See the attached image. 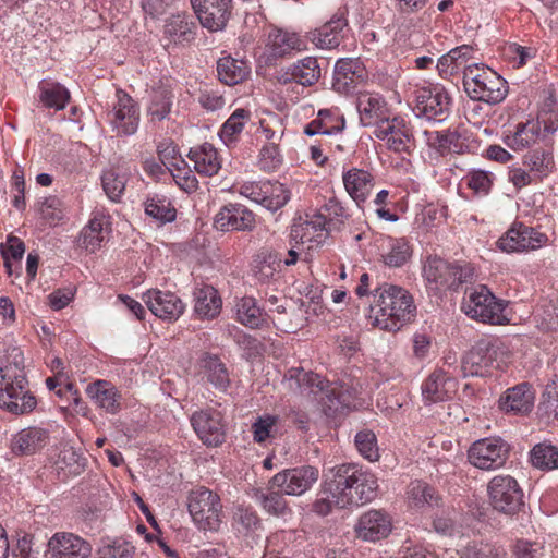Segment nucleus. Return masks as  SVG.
Returning <instances> with one entry per match:
<instances>
[{"mask_svg":"<svg viewBox=\"0 0 558 558\" xmlns=\"http://www.w3.org/2000/svg\"><path fill=\"white\" fill-rule=\"evenodd\" d=\"M21 349L10 348L0 360V408L13 414L32 412L36 398L28 390Z\"/></svg>","mask_w":558,"mask_h":558,"instance_id":"nucleus-1","label":"nucleus"},{"mask_svg":"<svg viewBox=\"0 0 558 558\" xmlns=\"http://www.w3.org/2000/svg\"><path fill=\"white\" fill-rule=\"evenodd\" d=\"M375 304L369 318L381 330L396 332L415 317L416 307L412 295L403 288L384 283L375 291Z\"/></svg>","mask_w":558,"mask_h":558,"instance_id":"nucleus-2","label":"nucleus"},{"mask_svg":"<svg viewBox=\"0 0 558 558\" xmlns=\"http://www.w3.org/2000/svg\"><path fill=\"white\" fill-rule=\"evenodd\" d=\"M331 487L336 492L337 508L344 509L371 502L378 489L374 474L364 472L357 464L344 463L330 469Z\"/></svg>","mask_w":558,"mask_h":558,"instance_id":"nucleus-3","label":"nucleus"},{"mask_svg":"<svg viewBox=\"0 0 558 558\" xmlns=\"http://www.w3.org/2000/svg\"><path fill=\"white\" fill-rule=\"evenodd\" d=\"M508 356L504 343L499 339L483 338L468 351L461 361L464 376H487L500 367Z\"/></svg>","mask_w":558,"mask_h":558,"instance_id":"nucleus-4","label":"nucleus"},{"mask_svg":"<svg viewBox=\"0 0 558 558\" xmlns=\"http://www.w3.org/2000/svg\"><path fill=\"white\" fill-rule=\"evenodd\" d=\"M423 271L430 290H457L474 278V268L470 264L449 263L437 256L428 257Z\"/></svg>","mask_w":558,"mask_h":558,"instance_id":"nucleus-5","label":"nucleus"},{"mask_svg":"<svg viewBox=\"0 0 558 558\" xmlns=\"http://www.w3.org/2000/svg\"><path fill=\"white\" fill-rule=\"evenodd\" d=\"M505 305L483 284L466 289L462 311L471 318L482 323L501 325Z\"/></svg>","mask_w":558,"mask_h":558,"instance_id":"nucleus-6","label":"nucleus"},{"mask_svg":"<svg viewBox=\"0 0 558 558\" xmlns=\"http://www.w3.org/2000/svg\"><path fill=\"white\" fill-rule=\"evenodd\" d=\"M189 512L199 530L217 531L221 524L222 505L213 490L201 486L190 492Z\"/></svg>","mask_w":558,"mask_h":558,"instance_id":"nucleus-7","label":"nucleus"},{"mask_svg":"<svg viewBox=\"0 0 558 558\" xmlns=\"http://www.w3.org/2000/svg\"><path fill=\"white\" fill-rule=\"evenodd\" d=\"M493 509L506 515L517 514L524 506L523 492L517 480L510 475L493 477L487 486Z\"/></svg>","mask_w":558,"mask_h":558,"instance_id":"nucleus-8","label":"nucleus"},{"mask_svg":"<svg viewBox=\"0 0 558 558\" xmlns=\"http://www.w3.org/2000/svg\"><path fill=\"white\" fill-rule=\"evenodd\" d=\"M509 445L501 438L489 437L475 441L469 449V461L481 470H496L505 465Z\"/></svg>","mask_w":558,"mask_h":558,"instance_id":"nucleus-9","label":"nucleus"},{"mask_svg":"<svg viewBox=\"0 0 558 558\" xmlns=\"http://www.w3.org/2000/svg\"><path fill=\"white\" fill-rule=\"evenodd\" d=\"M319 478V470L313 465L286 469L272 476L271 488L281 489L289 496H301L312 488Z\"/></svg>","mask_w":558,"mask_h":558,"instance_id":"nucleus-10","label":"nucleus"},{"mask_svg":"<svg viewBox=\"0 0 558 558\" xmlns=\"http://www.w3.org/2000/svg\"><path fill=\"white\" fill-rule=\"evenodd\" d=\"M239 191L270 211L283 207L290 198L289 191L278 181L245 182Z\"/></svg>","mask_w":558,"mask_h":558,"instance_id":"nucleus-11","label":"nucleus"},{"mask_svg":"<svg viewBox=\"0 0 558 558\" xmlns=\"http://www.w3.org/2000/svg\"><path fill=\"white\" fill-rule=\"evenodd\" d=\"M201 23L209 32H219L227 26L232 13V0H191Z\"/></svg>","mask_w":558,"mask_h":558,"instance_id":"nucleus-12","label":"nucleus"},{"mask_svg":"<svg viewBox=\"0 0 558 558\" xmlns=\"http://www.w3.org/2000/svg\"><path fill=\"white\" fill-rule=\"evenodd\" d=\"M546 242L547 236L544 233L524 226L523 223H514L506 234L498 240V246L501 251L511 253L537 250Z\"/></svg>","mask_w":558,"mask_h":558,"instance_id":"nucleus-13","label":"nucleus"},{"mask_svg":"<svg viewBox=\"0 0 558 558\" xmlns=\"http://www.w3.org/2000/svg\"><path fill=\"white\" fill-rule=\"evenodd\" d=\"M191 424L203 444L216 447L225 440L222 415L214 409L201 410L191 416Z\"/></svg>","mask_w":558,"mask_h":558,"instance_id":"nucleus-14","label":"nucleus"},{"mask_svg":"<svg viewBox=\"0 0 558 558\" xmlns=\"http://www.w3.org/2000/svg\"><path fill=\"white\" fill-rule=\"evenodd\" d=\"M415 112L417 118L435 120L447 112L450 97L442 86L421 87L415 90Z\"/></svg>","mask_w":558,"mask_h":558,"instance_id":"nucleus-15","label":"nucleus"},{"mask_svg":"<svg viewBox=\"0 0 558 558\" xmlns=\"http://www.w3.org/2000/svg\"><path fill=\"white\" fill-rule=\"evenodd\" d=\"M117 102L113 105L111 124L117 131V136H130L138 126V109L134 100L125 92L118 89Z\"/></svg>","mask_w":558,"mask_h":558,"instance_id":"nucleus-16","label":"nucleus"},{"mask_svg":"<svg viewBox=\"0 0 558 558\" xmlns=\"http://www.w3.org/2000/svg\"><path fill=\"white\" fill-rule=\"evenodd\" d=\"M142 299L150 312L163 320H177L185 308L181 299L170 291L148 290Z\"/></svg>","mask_w":558,"mask_h":558,"instance_id":"nucleus-17","label":"nucleus"},{"mask_svg":"<svg viewBox=\"0 0 558 558\" xmlns=\"http://www.w3.org/2000/svg\"><path fill=\"white\" fill-rule=\"evenodd\" d=\"M391 529V518L383 510H369L363 513L354 527L356 536L366 542L386 538Z\"/></svg>","mask_w":558,"mask_h":558,"instance_id":"nucleus-18","label":"nucleus"},{"mask_svg":"<svg viewBox=\"0 0 558 558\" xmlns=\"http://www.w3.org/2000/svg\"><path fill=\"white\" fill-rule=\"evenodd\" d=\"M92 545L73 533H56L48 542V551L53 558H89Z\"/></svg>","mask_w":558,"mask_h":558,"instance_id":"nucleus-19","label":"nucleus"},{"mask_svg":"<svg viewBox=\"0 0 558 558\" xmlns=\"http://www.w3.org/2000/svg\"><path fill=\"white\" fill-rule=\"evenodd\" d=\"M366 77V72L359 60L341 59L335 66L332 87L340 94H351Z\"/></svg>","mask_w":558,"mask_h":558,"instance_id":"nucleus-20","label":"nucleus"},{"mask_svg":"<svg viewBox=\"0 0 558 558\" xmlns=\"http://www.w3.org/2000/svg\"><path fill=\"white\" fill-rule=\"evenodd\" d=\"M254 226V214L242 205L229 204L215 217V227L223 232L252 230Z\"/></svg>","mask_w":558,"mask_h":558,"instance_id":"nucleus-21","label":"nucleus"},{"mask_svg":"<svg viewBox=\"0 0 558 558\" xmlns=\"http://www.w3.org/2000/svg\"><path fill=\"white\" fill-rule=\"evenodd\" d=\"M50 440V432L39 426L21 429L11 439V450L15 456H31L44 449Z\"/></svg>","mask_w":558,"mask_h":558,"instance_id":"nucleus-22","label":"nucleus"},{"mask_svg":"<svg viewBox=\"0 0 558 558\" xmlns=\"http://www.w3.org/2000/svg\"><path fill=\"white\" fill-rule=\"evenodd\" d=\"M458 381L442 369L434 371L425 380L422 393L426 402H442L457 392Z\"/></svg>","mask_w":558,"mask_h":558,"instance_id":"nucleus-23","label":"nucleus"},{"mask_svg":"<svg viewBox=\"0 0 558 558\" xmlns=\"http://www.w3.org/2000/svg\"><path fill=\"white\" fill-rule=\"evenodd\" d=\"M535 395L529 383L507 389L499 399V408L506 413L526 414L532 411Z\"/></svg>","mask_w":558,"mask_h":558,"instance_id":"nucleus-24","label":"nucleus"},{"mask_svg":"<svg viewBox=\"0 0 558 558\" xmlns=\"http://www.w3.org/2000/svg\"><path fill=\"white\" fill-rule=\"evenodd\" d=\"M484 74L482 81L469 96L474 100L490 105L501 102L508 94L507 82L492 69Z\"/></svg>","mask_w":558,"mask_h":558,"instance_id":"nucleus-25","label":"nucleus"},{"mask_svg":"<svg viewBox=\"0 0 558 558\" xmlns=\"http://www.w3.org/2000/svg\"><path fill=\"white\" fill-rule=\"evenodd\" d=\"M558 136V116L556 113L538 116L536 120L519 123L515 126L514 137L522 140H546Z\"/></svg>","mask_w":558,"mask_h":558,"instance_id":"nucleus-26","label":"nucleus"},{"mask_svg":"<svg viewBox=\"0 0 558 558\" xmlns=\"http://www.w3.org/2000/svg\"><path fill=\"white\" fill-rule=\"evenodd\" d=\"M87 396L102 410L117 414L121 410L122 396L109 381L98 379L86 387Z\"/></svg>","mask_w":558,"mask_h":558,"instance_id":"nucleus-27","label":"nucleus"},{"mask_svg":"<svg viewBox=\"0 0 558 558\" xmlns=\"http://www.w3.org/2000/svg\"><path fill=\"white\" fill-rule=\"evenodd\" d=\"M288 383L291 390L298 391L301 396L314 401L322 392L327 380L313 372H305L302 368H291L288 372Z\"/></svg>","mask_w":558,"mask_h":558,"instance_id":"nucleus-28","label":"nucleus"},{"mask_svg":"<svg viewBox=\"0 0 558 558\" xmlns=\"http://www.w3.org/2000/svg\"><path fill=\"white\" fill-rule=\"evenodd\" d=\"M187 156L194 162V168L199 174L213 177L221 168L218 151L209 142H204L202 145L191 148Z\"/></svg>","mask_w":558,"mask_h":558,"instance_id":"nucleus-29","label":"nucleus"},{"mask_svg":"<svg viewBox=\"0 0 558 558\" xmlns=\"http://www.w3.org/2000/svg\"><path fill=\"white\" fill-rule=\"evenodd\" d=\"M344 125V119L338 112L331 109H322L317 118L304 126V134L307 136H332L339 134Z\"/></svg>","mask_w":558,"mask_h":558,"instance_id":"nucleus-30","label":"nucleus"},{"mask_svg":"<svg viewBox=\"0 0 558 558\" xmlns=\"http://www.w3.org/2000/svg\"><path fill=\"white\" fill-rule=\"evenodd\" d=\"M145 214L158 225L163 226L177 218V209L172 202L165 195L154 193L146 196L143 202Z\"/></svg>","mask_w":558,"mask_h":558,"instance_id":"nucleus-31","label":"nucleus"},{"mask_svg":"<svg viewBox=\"0 0 558 558\" xmlns=\"http://www.w3.org/2000/svg\"><path fill=\"white\" fill-rule=\"evenodd\" d=\"M344 187L349 195L357 203H363L373 189V177L365 170L350 169L342 177Z\"/></svg>","mask_w":558,"mask_h":558,"instance_id":"nucleus-32","label":"nucleus"},{"mask_svg":"<svg viewBox=\"0 0 558 558\" xmlns=\"http://www.w3.org/2000/svg\"><path fill=\"white\" fill-rule=\"evenodd\" d=\"M194 296V312L199 318L213 319L220 313L222 301L214 287L204 286L196 289Z\"/></svg>","mask_w":558,"mask_h":558,"instance_id":"nucleus-33","label":"nucleus"},{"mask_svg":"<svg viewBox=\"0 0 558 558\" xmlns=\"http://www.w3.org/2000/svg\"><path fill=\"white\" fill-rule=\"evenodd\" d=\"M320 77V68L317 60L313 57H306L299 60L289 68L283 77V83L293 81L303 86H311Z\"/></svg>","mask_w":558,"mask_h":558,"instance_id":"nucleus-34","label":"nucleus"},{"mask_svg":"<svg viewBox=\"0 0 558 558\" xmlns=\"http://www.w3.org/2000/svg\"><path fill=\"white\" fill-rule=\"evenodd\" d=\"M374 134L379 138L388 140H415L421 136L413 125L408 124L401 118L381 119L375 128Z\"/></svg>","mask_w":558,"mask_h":558,"instance_id":"nucleus-35","label":"nucleus"},{"mask_svg":"<svg viewBox=\"0 0 558 558\" xmlns=\"http://www.w3.org/2000/svg\"><path fill=\"white\" fill-rule=\"evenodd\" d=\"M345 26L342 16H333L329 22L311 33V40L322 49H332L340 44V33Z\"/></svg>","mask_w":558,"mask_h":558,"instance_id":"nucleus-36","label":"nucleus"},{"mask_svg":"<svg viewBox=\"0 0 558 558\" xmlns=\"http://www.w3.org/2000/svg\"><path fill=\"white\" fill-rule=\"evenodd\" d=\"M281 255L270 250H262L254 257L253 274L260 282H268L280 270Z\"/></svg>","mask_w":558,"mask_h":558,"instance_id":"nucleus-37","label":"nucleus"},{"mask_svg":"<svg viewBox=\"0 0 558 558\" xmlns=\"http://www.w3.org/2000/svg\"><path fill=\"white\" fill-rule=\"evenodd\" d=\"M407 500L410 508L421 510L426 507L438 506L440 498L427 483L413 481L408 486Z\"/></svg>","mask_w":558,"mask_h":558,"instance_id":"nucleus-38","label":"nucleus"},{"mask_svg":"<svg viewBox=\"0 0 558 558\" xmlns=\"http://www.w3.org/2000/svg\"><path fill=\"white\" fill-rule=\"evenodd\" d=\"M106 226L107 221L104 216H94L81 232L80 246L90 253L100 248L105 241Z\"/></svg>","mask_w":558,"mask_h":558,"instance_id":"nucleus-39","label":"nucleus"},{"mask_svg":"<svg viewBox=\"0 0 558 558\" xmlns=\"http://www.w3.org/2000/svg\"><path fill=\"white\" fill-rule=\"evenodd\" d=\"M248 66L242 60L231 57L220 58L217 62V73L219 80L226 85H236L248 75Z\"/></svg>","mask_w":558,"mask_h":558,"instance_id":"nucleus-40","label":"nucleus"},{"mask_svg":"<svg viewBox=\"0 0 558 558\" xmlns=\"http://www.w3.org/2000/svg\"><path fill=\"white\" fill-rule=\"evenodd\" d=\"M195 29V23L184 14L173 15L165 24V35L173 43H190L194 39Z\"/></svg>","mask_w":558,"mask_h":558,"instance_id":"nucleus-41","label":"nucleus"},{"mask_svg":"<svg viewBox=\"0 0 558 558\" xmlns=\"http://www.w3.org/2000/svg\"><path fill=\"white\" fill-rule=\"evenodd\" d=\"M39 100L47 108L61 110L70 100L69 90L57 82L44 80L39 83Z\"/></svg>","mask_w":558,"mask_h":558,"instance_id":"nucleus-42","label":"nucleus"},{"mask_svg":"<svg viewBox=\"0 0 558 558\" xmlns=\"http://www.w3.org/2000/svg\"><path fill=\"white\" fill-rule=\"evenodd\" d=\"M384 99L378 94H372L368 92H359L356 98V108L360 113L361 122L364 125L373 123L374 119H377L384 113Z\"/></svg>","mask_w":558,"mask_h":558,"instance_id":"nucleus-43","label":"nucleus"},{"mask_svg":"<svg viewBox=\"0 0 558 558\" xmlns=\"http://www.w3.org/2000/svg\"><path fill=\"white\" fill-rule=\"evenodd\" d=\"M269 48L274 57H283L293 50H302L303 43L294 33L275 29L269 34Z\"/></svg>","mask_w":558,"mask_h":558,"instance_id":"nucleus-44","label":"nucleus"},{"mask_svg":"<svg viewBox=\"0 0 558 558\" xmlns=\"http://www.w3.org/2000/svg\"><path fill=\"white\" fill-rule=\"evenodd\" d=\"M173 94L167 86H158L151 92L148 113L151 121H161L168 117L172 107Z\"/></svg>","mask_w":558,"mask_h":558,"instance_id":"nucleus-45","label":"nucleus"},{"mask_svg":"<svg viewBox=\"0 0 558 558\" xmlns=\"http://www.w3.org/2000/svg\"><path fill=\"white\" fill-rule=\"evenodd\" d=\"M203 367L207 380L219 390H226L230 384L229 374L225 364L214 355L203 360Z\"/></svg>","mask_w":558,"mask_h":558,"instance_id":"nucleus-46","label":"nucleus"},{"mask_svg":"<svg viewBox=\"0 0 558 558\" xmlns=\"http://www.w3.org/2000/svg\"><path fill=\"white\" fill-rule=\"evenodd\" d=\"M236 319L250 328H258L264 322L263 313L255 299L245 296L236 303Z\"/></svg>","mask_w":558,"mask_h":558,"instance_id":"nucleus-47","label":"nucleus"},{"mask_svg":"<svg viewBox=\"0 0 558 558\" xmlns=\"http://www.w3.org/2000/svg\"><path fill=\"white\" fill-rule=\"evenodd\" d=\"M332 219L319 210L312 216L307 215V219L293 223L290 231L291 239H303L306 235V231L314 230L325 233L327 226L331 223Z\"/></svg>","mask_w":558,"mask_h":558,"instance_id":"nucleus-48","label":"nucleus"},{"mask_svg":"<svg viewBox=\"0 0 558 558\" xmlns=\"http://www.w3.org/2000/svg\"><path fill=\"white\" fill-rule=\"evenodd\" d=\"M531 461L541 470H554L558 468V448L551 445L538 444L531 451Z\"/></svg>","mask_w":558,"mask_h":558,"instance_id":"nucleus-49","label":"nucleus"},{"mask_svg":"<svg viewBox=\"0 0 558 558\" xmlns=\"http://www.w3.org/2000/svg\"><path fill=\"white\" fill-rule=\"evenodd\" d=\"M283 495L286 494L282 493L281 489L258 492L256 494L257 499L262 505L263 509L269 514L277 517L284 515L290 511Z\"/></svg>","mask_w":558,"mask_h":558,"instance_id":"nucleus-50","label":"nucleus"},{"mask_svg":"<svg viewBox=\"0 0 558 558\" xmlns=\"http://www.w3.org/2000/svg\"><path fill=\"white\" fill-rule=\"evenodd\" d=\"M412 250L405 239L392 240L389 251L383 255V262L389 267H401L411 257Z\"/></svg>","mask_w":558,"mask_h":558,"instance_id":"nucleus-51","label":"nucleus"},{"mask_svg":"<svg viewBox=\"0 0 558 558\" xmlns=\"http://www.w3.org/2000/svg\"><path fill=\"white\" fill-rule=\"evenodd\" d=\"M102 189L106 195L113 202H119L125 190V177L116 170H106L101 175Z\"/></svg>","mask_w":558,"mask_h":558,"instance_id":"nucleus-52","label":"nucleus"},{"mask_svg":"<svg viewBox=\"0 0 558 558\" xmlns=\"http://www.w3.org/2000/svg\"><path fill=\"white\" fill-rule=\"evenodd\" d=\"M58 466L68 469L70 475H78L85 470L86 459L72 447L63 448L58 457Z\"/></svg>","mask_w":558,"mask_h":558,"instance_id":"nucleus-53","label":"nucleus"},{"mask_svg":"<svg viewBox=\"0 0 558 558\" xmlns=\"http://www.w3.org/2000/svg\"><path fill=\"white\" fill-rule=\"evenodd\" d=\"M39 213L43 219L50 226H54L64 219L65 207L59 197L49 196L40 203Z\"/></svg>","mask_w":558,"mask_h":558,"instance_id":"nucleus-54","label":"nucleus"},{"mask_svg":"<svg viewBox=\"0 0 558 558\" xmlns=\"http://www.w3.org/2000/svg\"><path fill=\"white\" fill-rule=\"evenodd\" d=\"M314 402L320 404L322 411L327 416H335L342 407L340 396L336 392V388L332 387L329 381H326L324 389H322V392L317 395Z\"/></svg>","mask_w":558,"mask_h":558,"instance_id":"nucleus-55","label":"nucleus"},{"mask_svg":"<svg viewBox=\"0 0 558 558\" xmlns=\"http://www.w3.org/2000/svg\"><path fill=\"white\" fill-rule=\"evenodd\" d=\"M282 162V156L279 145L276 143H266L259 150L258 166L260 170L270 172L277 170Z\"/></svg>","mask_w":558,"mask_h":558,"instance_id":"nucleus-56","label":"nucleus"},{"mask_svg":"<svg viewBox=\"0 0 558 558\" xmlns=\"http://www.w3.org/2000/svg\"><path fill=\"white\" fill-rule=\"evenodd\" d=\"M331 476H327L323 483L320 496L313 502L312 510L322 517L328 515L333 507H337V504L333 502L336 500V492L330 489L331 487Z\"/></svg>","mask_w":558,"mask_h":558,"instance_id":"nucleus-57","label":"nucleus"},{"mask_svg":"<svg viewBox=\"0 0 558 558\" xmlns=\"http://www.w3.org/2000/svg\"><path fill=\"white\" fill-rule=\"evenodd\" d=\"M355 447L359 452L368 461H377L379 451L377 439L372 430H361L355 435Z\"/></svg>","mask_w":558,"mask_h":558,"instance_id":"nucleus-58","label":"nucleus"},{"mask_svg":"<svg viewBox=\"0 0 558 558\" xmlns=\"http://www.w3.org/2000/svg\"><path fill=\"white\" fill-rule=\"evenodd\" d=\"M135 548L131 543L114 539L98 549V558H134Z\"/></svg>","mask_w":558,"mask_h":558,"instance_id":"nucleus-59","label":"nucleus"},{"mask_svg":"<svg viewBox=\"0 0 558 558\" xmlns=\"http://www.w3.org/2000/svg\"><path fill=\"white\" fill-rule=\"evenodd\" d=\"M233 525L239 533L247 535L260 525V521L254 511L245 508H238L234 512Z\"/></svg>","mask_w":558,"mask_h":558,"instance_id":"nucleus-60","label":"nucleus"},{"mask_svg":"<svg viewBox=\"0 0 558 558\" xmlns=\"http://www.w3.org/2000/svg\"><path fill=\"white\" fill-rule=\"evenodd\" d=\"M250 120V111L240 108L236 109L230 118L223 123L218 135L222 138L232 137L234 135L240 134L246 121Z\"/></svg>","mask_w":558,"mask_h":558,"instance_id":"nucleus-61","label":"nucleus"},{"mask_svg":"<svg viewBox=\"0 0 558 558\" xmlns=\"http://www.w3.org/2000/svg\"><path fill=\"white\" fill-rule=\"evenodd\" d=\"M524 165H526L532 171L546 174L551 165V157L544 150L534 149L524 156Z\"/></svg>","mask_w":558,"mask_h":558,"instance_id":"nucleus-62","label":"nucleus"},{"mask_svg":"<svg viewBox=\"0 0 558 558\" xmlns=\"http://www.w3.org/2000/svg\"><path fill=\"white\" fill-rule=\"evenodd\" d=\"M157 150L160 161L167 167H178L179 162H184L174 142H159Z\"/></svg>","mask_w":558,"mask_h":558,"instance_id":"nucleus-63","label":"nucleus"},{"mask_svg":"<svg viewBox=\"0 0 558 558\" xmlns=\"http://www.w3.org/2000/svg\"><path fill=\"white\" fill-rule=\"evenodd\" d=\"M515 558H539L543 556V546L536 542L518 541L513 549Z\"/></svg>","mask_w":558,"mask_h":558,"instance_id":"nucleus-64","label":"nucleus"}]
</instances>
